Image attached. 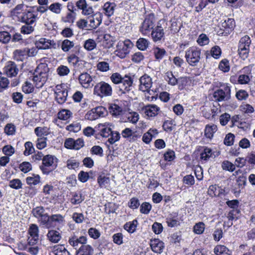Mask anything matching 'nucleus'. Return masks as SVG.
Instances as JSON below:
<instances>
[{
	"instance_id": "1",
	"label": "nucleus",
	"mask_w": 255,
	"mask_h": 255,
	"mask_svg": "<svg viewBox=\"0 0 255 255\" xmlns=\"http://www.w3.org/2000/svg\"><path fill=\"white\" fill-rule=\"evenodd\" d=\"M133 78L134 76L126 75L122 77L118 73H114L110 77V79L113 83L119 85V91L121 94H126L131 90Z\"/></svg>"
},
{
	"instance_id": "2",
	"label": "nucleus",
	"mask_w": 255,
	"mask_h": 255,
	"mask_svg": "<svg viewBox=\"0 0 255 255\" xmlns=\"http://www.w3.org/2000/svg\"><path fill=\"white\" fill-rule=\"evenodd\" d=\"M58 159L54 155H46L42 158L40 169L44 174L48 175L57 167Z\"/></svg>"
},
{
	"instance_id": "3",
	"label": "nucleus",
	"mask_w": 255,
	"mask_h": 255,
	"mask_svg": "<svg viewBox=\"0 0 255 255\" xmlns=\"http://www.w3.org/2000/svg\"><path fill=\"white\" fill-rule=\"evenodd\" d=\"M214 100L217 102H225L231 99V88L227 84H223L213 94Z\"/></svg>"
},
{
	"instance_id": "4",
	"label": "nucleus",
	"mask_w": 255,
	"mask_h": 255,
	"mask_svg": "<svg viewBox=\"0 0 255 255\" xmlns=\"http://www.w3.org/2000/svg\"><path fill=\"white\" fill-rule=\"evenodd\" d=\"M113 90L111 86L104 81L97 83L94 88V94L101 98L111 96Z\"/></svg>"
},
{
	"instance_id": "5",
	"label": "nucleus",
	"mask_w": 255,
	"mask_h": 255,
	"mask_svg": "<svg viewBox=\"0 0 255 255\" xmlns=\"http://www.w3.org/2000/svg\"><path fill=\"white\" fill-rule=\"evenodd\" d=\"M201 51L199 49L192 47L189 48L185 53V58L188 63L192 66L196 65L199 62Z\"/></svg>"
},
{
	"instance_id": "6",
	"label": "nucleus",
	"mask_w": 255,
	"mask_h": 255,
	"mask_svg": "<svg viewBox=\"0 0 255 255\" xmlns=\"http://www.w3.org/2000/svg\"><path fill=\"white\" fill-rule=\"evenodd\" d=\"M67 86L66 84L57 85L54 91L55 101L60 105L64 104L68 96Z\"/></svg>"
},
{
	"instance_id": "7",
	"label": "nucleus",
	"mask_w": 255,
	"mask_h": 255,
	"mask_svg": "<svg viewBox=\"0 0 255 255\" xmlns=\"http://www.w3.org/2000/svg\"><path fill=\"white\" fill-rule=\"evenodd\" d=\"M251 40L248 35H245L241 38L239 44V54L243 59L248 57Z\"/></svg>"
},
{
	"instance_id": "8",
	"label": "nucleus",
	"mask_w": 255,
	"mask_h": 255,
	"mask_svg": "<svg viewBox=\"0 0 255 255\" xmlns=\"http://www.w3.org/2000/svg\"><path fill=\"white\" fill-rule=\"evenodd\" d=\"M132 46V43L130 40L127 39L124 41H120L117 45L115 51L116 55L121 58H124L129 52V48Z\"/></svg>"
},
{
	"instance_id": "9",
	"label": "nucleus",
	"mask_w": 255,
	"mask_h": 255,
	"mask_svg": "<svg viewBox=\"0 0 255 255\" xmlns=\"http://www.w3.org/2000/svg\"><path fill=\"white\" fill-rule=\"evenodd\" d=\"M32 214L36 217L41 224L49 227V217L48 214L45 213V210L43 207H36L32 210Z\"/></svg>"
},
{
	"instance_id": "10",
	"label": "nucleus",
	"mask_w": 255,
	"mask_h": 255,
	"mask_svg": "<svg viewBox=\"0 0 255 255\" xmlns=\"http://www.w3.org/2000/svg\"><path fill=\"white\" fill-rule=\"evenodd\" d=\"M154 27V16L153 15L149 14L147 16L141 23L139 28V31L143 35H147L149 33L150 30Z\"/></svg>"
},
{
	"instance_id": "11",
	"label": "nucleus",
	"mask_w": 255,
	"mask_h": 255,
	"mask_svg": "<svg viewBox=\"0 0 255 255\" xmlns=\"http://www.w3.org/2000/svg\"><path fill=\"white\" fill-rule=\"evenodd\" d=\"M47 79L48 74L45 71L44 72H38L37 71L34 73L33 77V81L37 88H42Z\"/></svg>"
},
{
	"instance_id": "12",
	"label": "nucleus",
	"mask_w": 255,
	"mask_h": 255,
	"mask_svg": "<svg viewBox=\"0 0 255 255\" xmlns=\"http://www.w3.org/2000/svg\"><path fill=\"white\" fill-rule=\"evenodd\" d=\"M84 142L83 139L79 138L76 140L72 138L66 139L64 146L66 148L71 149L79 150L83 147Z\"/></svg>"
},
{
	"instance_id": "13",
	"label": "nucleus",
	"mask_w": 255,
	"mask_h": 255,
	"mask_svg": "<svg viewBox=\"0 0 255 255\" xmlns=\"http://www.w3.org/2000/svg\"><path fill=\"white\" fill-rule=\"evenodd\" d=\"M140 84L139 90L142 92H147L149 93L151 90L152 82L151 78L146 74H144L139 79Z\"/></svg>"
},
{
	"instance_id": "14",
	"label": "nucleus",
	"mask_w": 255,
	"mask_h": 255,
	"mask_svg": "<svg viewBox=\"0 0 255 255\" xmlns=\"http://www.w3.org/2000/svg\"><path fill=\"white\" fill-rule=\"evenodd\" d=\"M38 227L36 225L32 224L28 230V233L30 237L28 238V244L29 245H34L36 244L38 238Z\"/></svg>"
},
{
	"instance_id": "15",
	"label": "nucleus",
	"mask_w": 255,
	"mask_h": 255,
	"mask_svg": "<svg viewBox=\"0 0 255 255\" xmlns=\"http://www.w3.org/2000/svg\"><path fill=\"white\" fill-rule=\"evenodd\" d=\"M78 9L82 10V13L84 15H90L94 12L92 6L87 4L86 0H79L76 3Z\"/></svg>"
},
{
	"instance_id": "16",
	"label": "nucleus",
	"mask_w": 255,
	"mask_h": 255,
	"mask_svg": "<svg viewBox=\"0 0 255 255\" xmlns=\"http://www.w3.org/2000/svg\"><path fill=\"white\" fill-rule=\"evenodd\" d=\"M79 81L80 84L85 88H89L94 85L92 76L87 72L82 73L79 75Z\"/></svg>"
},
{
	"instance_id": "17",
	"label": "nucleus",
	"mask_w": 255,
	"mask_h": 255,
	"mask_svg": "<svg viewBox=\"0 0 255 255\" xmlns=\"http://www.w3.org/2000/svg\"><path fill=\"white\" fill-rule=\"evenodd\" d=\"M4 72L6 75L10 77H15L17 75L18 72V68L16 64L12 61L7 62L5 66Z\"/></svg>"
},
{
	"instance_id": "18",
	"label": "nucleus",
	"mask_w": 255,
	"mask_h": 255,
	"mask_svg": "<svg viewBox=\"0 0 255 255\" xmlns=\"http://www.w3.org/2000/svg\"><path fill=\"white\" fill-rule=\"evenodd\" d=\"M35 44L37 48L40 49H48L51 46L54 47L56 45L53 40L47 39L44 38H41L39 40L36 41Z\"/></svg>"
},
{
	"instance_id": "19",
	"label": "nucleus",
	"mask_w": 255,
	"mask_h": 255,
	"mask_svg": "<svg viewBox=\"0 0 255 255\" xmlns=\"http://www.w3.org/2000/svg\"><path fill=\"white\" fill-rule=\"evenodd\" d=\"M150 245L152 251L157 254L161 253L164 248V243L158 239L151 240Z\"/></svg>"
},
{
	"instance_id": "20",
	"label": "nucleus",
	"mask_w": 255,
	"mask_h": 255,
	"mask_svg": "<svg viewBox=\"0 0 255 255\" xmlns=\"http://www.w3.org/2000/svg\"><path fill=\"white\" fill-rule=\"evenodd\" d=\"M91 15V16L89 17V26L92 28L96 29L102 22V14L99 12L94 15L93 14Z\"/></svg>"
},
{
	"instance_id": "21",
	"label": "nucleus",
	"mask_w": 255,
	"mask_h": 255,
	"mask_svg": "<svg viewBox=\"0 0 255 255\" xmlns=\"http://www.w3.org/2000/svg\"><path fill=\"white\" fill-rule=\"evenodd\" d=\"M166 222L168 227L173 228L179 225L178 214L174 212L170 214L166 219Z\"/></svg>"
},
{
	"instance_id": "22",
	"label": "nucleus",
	"mask_w": 255,
	"mask_h": 255,
	"mask_svg": "<svg viewBox=\"0 0 255 255\" xmlns=\"http://www.w3.org/2000/svg\"><path fill=\"white\" fill-rule=\"evenodd\" d=\"M36 18V15L32 12L28 11L22 13L19 21L25 23L33 24L35 21Z\"/></svg>"
},
{
	"instance_id": "23",
	"label": "nucleus",
	"mask_w": 255,
	"mask_h": 255,
	"mask_svg": "<svg viewBox=\"0 0 255 255\" xmlns=\"http://www.w3.org/2000/svg\"><path fill=\"white\" fill-rule=\"evenodd\" d=\"M143 110L145 115L149 117H153L158 114L160 108L155 105H148L144 107Z\"/></svg>"
},
{
	"instance_id": "24",
	"label": "nucleus",
	"mask_w": 255,
	"mask_h": 255,
	"mask_svg": "<svg viewBox=\"0 0 255 255\" xmlns=\"http://www.w3.org/2000/svg\"><path fill=\"white\" fill-rule=\"evenodd\" d=\"M235 27V22L233 18H227L221 24V28L227 33L231 32Z\"/></svg>"
},
{
	"instance_id": "25",
	"label": "nucleus",
	"mask_w": 255,
	"mask_h": 255,
	"mask_svg": "<svg viewBox=\"0 0 255 255\" xmlns=\"http://www.w3.org/2000/svg\"><path fill=\"white\" fill-rule=\"evenodd\" d=\"M50 255H70V253L63 245H58L51 248Z\"/></svg>"
},
{
	"instance_id": "26",
	"label": "nucleus",
	"mask_w": 255,
	"mask_h": 255,
	"mask_svg": "<svg viewBox=\"0 0 255 255\" xmlns=\"http://www.w3.org/2000/svg\"><path fill=\"white\" fill-rule=\"evenodd\" d=\"M164 31L162 27L157 26L152 29L151 33V37L154 42L160 41L164 36Z\"/></svg>"
},
{
	"instance_id": "27",
	"label": "nucleus",
	"mask_w": 255,
	"mask_h": 255,
	"mask_svg": "<svg viewBox=\"0 0 255 255\" xmlns=\"http://www.w3.org/2000/svg\"><path fill=\"white\" fill-rule=\"evenodd\" d=\"M116 4L114 2H107L103 7V12L107 16L109 17L113 15Z\"/></svg>"
},
{
	"instance_id": "28",
	"label": "nucleus",
	"mask_w": 255,
	"mask_h": 255,
	"mask_svg": "<svg viewBox=\"0 0 255 255\" xmlns=\"http://www.w3.org/2000/svg\"><path fill=\"white\" fill-rule=\"evenodd\" d=\"M48 240L53 243H57L61 239V234L55 230L49 231L47 234Z\"/></svg>"
},
{
	"instance_id": "29",
	"label": "nucleus",
	"mask_w": 255,
	"mask_h": 255,
	"mask_svg": "<svg viewBox=\"0 0 255 255\" xmlns=\"http://www.w3.org/2000/svg\"><path fill=\"white\" fill-rule=\"evenodd\" d=\"M13 56L17 61H23L27 58V52L26 48L16 49L13 52Z\"/></svg>"
},
{
	"instance_id": "30",
	"label": "nucleus",
	"mask_w": 255,
	"mask_h": 255,
	"mask_svg": "<svg viewBox=\"0 0 255 255\" xmlns=\"http://www.w3.org/2000/svg\"><path fill=\"white\" fill-rule=\"evenodd\" d=\"M23 10V4H17L14 8L10 10V15L13 17H17L18 20L20 19V16L22 14Z\"/></svg>"
},
{
	"instance_id": "31",
	"label": "nucleus",
	"mask_w": 255,
	"mask_h": 255,
	"mask_svg": "<svg viewBox=\"0 0 255 255\" xmlns=\"http://www.w3.org/2000/svg\"><path fill=\"white\" fill-rule=\"evenodd\" d=\"M84 200V196L80 192H75L73 193L70 201L72 205H78L82 203Z\"/></svg>"
},
{
	"instance_id": "32",
	"label": "nucleus",
	"mask_w": 255,
	"mask_h": 255,
	"mask_svg": "<svg viewBox=\"0 0 255 255\" xmlns=\"http://www.w3.org/2000/svg\"><path fill=\"white\" fill-rule=\"evenodd\" d=\"M103 45L107 48L112 47L115 41V37L109 34H105L103 36Z\"/></svg>"
},
{
	"instance_id": "33",
	"label": "nucleus",
	"mask_w": 255,
	"mask_h": 255,
	"mask_svg": "<svg viewBox=\"0 0 255 255\" xmlns=\"http://www.w3.org/2000/svg\"><path fill=\"white\" fill-rule=\"evenodd\" d=\"M214 252L217 255H230L229 250L225 246L218 245L214 248Z\"/></svg>"
},
{
	"instance_id": "34",
	"label": "nucleus",
	"mask_w": 255,
	"mask_h": 255,
	"mask_svg": "<svg viewBox=\"0 0 255 255\" xmlns=\"http://www.w3.org/2000/svg\"><path fill=\"white\" fill-rule=\"evenodd\" d=\"M94 250L92 247L89 245H83L81 246L78 251V253L81 255H92Z\"/></svg>"
},
{
	"instance_id": "35",
	"label": "nucleus",
	"mask_w": 255,
	"mask_h": 255,
	"mask_svg": "<svg viewBox=\"0 0 255 255\" xmlns=\"http://www.w3.org/2000/svg\"><path fill=\"white\" fill-rule=\"evenodd\" d=\"M137 225V221L136 220H133L131 222H128L126 223L125 224L124 228L128 233H133L136 230Z\"/></svg>"
},
{
	"instance_id": "36",
	"label": "nucleus",
	"mask_w": 255,
	"mask_h": 255,
	"mask_svg": "<svg viewBox=\"0 0 255 255\" xmlns=\"http://www.w3.org/2000/svg\"><path fill=\"white\" fill-rule=\"evenodd\" d=\"M217 127L216 125H207L205 128V135L207 138H211L214 133L217 131Z\"/></svg>"
},
{
	"instance_id": "37",
	"label": "nucleus",
	"mask_w": 255,
	"mask_h": 255,
	"mask_svg": "<svg viewBox=\"0 0 255 255\" xmlns=\"http://www.w3.org/2000/svg\"><path fill=\"white\" fill-rule=\"evenodd\" d=\"M98 183L101 188L106 187L110 181V178L104 174L99 175L97 179Z\"/></svg>"
},
{
	"instance_id": "38",
	"label": "nucleus",
	"mask_w": 255,
	"mask_h": 255,
	"mask_svg": "<svg viewBox=\"0 0 255 255\" xmlns=\"http://www.w3.org/2000/svg\"><path fill=\"white\" fill-rule=\"evenodd\" d=\"M65 222L64 217L60 214L53 215L49 217V226L51 223L54 222L57 224H63Z\"/></svg>"
},
{
	"instance_id": "39",
	"label": "nucleus",
	"mask_w": 255,
	"mask_h": 255,
	"mask_svg": "<svg viewBox=\"0 0 255 255\" xmlns=\"http://www.w3.org/2000/svg\"><path fill=\"white\" fill-rule=\"evenodd\" d=\"M153 52L155 59L158 61L162 59L166 53L164 49L157 47L153 49Z\"/></svg>"
},
{
	"instance_id": "40",
	"label": "nucleus",
	"mask_w": 255,
	"mask_h": 255,
	"mask_svg": "<svg viewBox=\"0 0 255 255\" xmlns=\"http://www.w3.org/2000/svg\"><path fill=\"white\" fill-rule=\"evenodd\" d=\"M34 132L36 135L40 137H43L49 133L48 128L47 127H38L34 129Z\"/></svg>"
},
{
	"instance_id": "41",
	"label": "nucleus",
	"mask_w": 255,
	"mask_h": 255,
	"mask_svg": "<svg viewBox=\"0 0 255 255\" xmlns=\"http://www.w3.org/2000/svg\"><path fill=\"white\" fill-rule=\"evenodd\" d=\"M74 46V43L67 39L64 40L61 43V49L64 52H68Z\"/></svg>"
},
{
	"instance_id": "42",
	"label": "nucleus",
	"mask_w": 255,
	"mask_h": 255,
	"mask_svg": "<svg viewBox=\"0 0 255 255\" xmlns=\"http://www.w3.org/2000/svg\"><path fill=\"white\" fill-rule=\"evenodd\" d=\"M148 44L149 42L148 40L143 38H140L136 41V46L141 50H144L146 49L148 46Z\"/></svg>"
},
{
	"instance_id": "43",
	"label": "nucleus",
	"mask_w": 255,
	"mask_h": 255,
	"mask_svg": "<svg viewBox=\"0 0 255 255\" xmlns=\"http://www.w3.org/2000/svg\"><path fill=\"white\" fill-rule=\"evenodd\" d=\"M110 113L114 116H118L122 113V108L116 104L112 105L109 108Z\"/></svg>"
},
{
	"instance_id": "44",
	"label": "nucleus",
	"mask_w": 255,
	"mask_h": 255,
	"mask_svg": "<svg viewBox=\"0 0 255 255\" xmlns=\"http://www.w3.org/2000/svg\"><path fill=\"white\" fill-rule=\"evenodd\" d=\"M99 128H102L101 129V135L103 137H109L110 134L112 133V130L110 128H108L106 127V124H99Z\"/></svg>"
},
{
	"instance_id": "45",
	"label": "nucleus",
	"mask_w": 255,
	"mask_h": 255,
	"mask_svg": "<svg viewBox=\"0 0 255 255\" xmlns=\"http://www.w3.org/2000/svg\"><path fill=\"white\" fill-rule=\"evenodd\" d=\"M48 8L52 12L58 14L61 12L62 4L59 2H55L50 4Z\"/></svg>"
},
{
	"instance_id": "46",
	"label": "nucleus",
	"mask_w": 255,
	"mask_h": 255,
	"mask_svg": "<svg viewBox=\"0 0 255 255\" xmlns=\"http://www.w3.org/2000/svg\"><path fill=\"white\" fill-rule=\"evenodd\" d=\"M72 115V113L70 111L68 110L63 109L58 113V119L62 120H67Z\"/></svg>"
},
{
	"instance_id": "47",
	"label": "nucleus",
	"mask_w": 255,
	"mask_h": 255,
	"mask_svg": "<svg viewBox=\"0 0 255 255\" xmlns=\"http://www.w3.org/2000/svg\"><path fill=\"white\" fill-rule=\"evenodd\" d=\"M222 168L224 170L233 172L235 170V165L228 160H225L222 163Z\"/></svg>"
},
{
	"instance_id": "48",
	"label": "nucleus",
	"mask_w": 255,
	"mask_h": 255,
	"mask_svg": "<svg viewBox=\"0 0 255 255\" xmlns=\"http://www.w3.org/2000/svg\"><path fill=\"white\" fill-rule=\"evenodd\" d=\"M76 13L68 12L65 16L62 17L61 20L65 23H73L76 18Z\"/></svg>"
},
{
	"instance_id": "49",
	"label": "nucleus",
	"mask_w": 255,
	"mask_h": 255,
	"mask_svg": "<svg viewBox=\"0 0 255 255\" xmlns=\"http://www.w3.org/2000/svg\"><path fill=\"white\" fill-rule=\"evenodd\" d=\"M96 46L97 44L95 41L92 39H89L86 40L84 45V48L88 51H91L94 49L96 47Z\"/></svg>"
},
{
	"instance_id": "50",
	"label": "nucleus",
	"mask_w": 255,
	"mask_h": 255,
	"mask_svg": "<svg viewBox=\"0 0 255 255\" xmlns=\"http://www.w3.org/2000/svg\"><path fill=\"white\" fill-rule=\"evenodd\" d=\"M8 186L11 188L18 190L22 188V183L19 179H13L9 182Z\"/></svg>"
},
{
	"instance_id": "51",
	"label": "nucleus",
	"mask_w": 255,
	"mask_h": 255,
	"mask_svg": "<svg viewBox=\"0 0 255 255\" xmlns=\"http://www.w3.org/2000/svg\"><path fill=\"white\" fill-rule=\"evenodd\" d=\"M208 193L211 196H217L220 194V188L217 185L210 186Z\"/></svg>"
},
{
	"instance_id": "52",
	"label": "nucleus",
	"mask_w": 255,
	"mask_h": 255,
	"mask_svg": "<svg viewBox=\"0 0 255 255\" xmlns=\"http://www.w3.org/2000/svg\"><path fill=\"white\" fill-rule=\"evenodd\" d=\"M25 150L24 151V154L26 156L29 155L34 151V148L31 142L27 141L24 144Z\"/></svg>"
},
{
	"instance_id": "53",
	"label": "nucleus",
	"mask_w": 255,
	"mask_h": 255,
	"mask_svg": "<svg viewBox=\"0 0 255 255\" xmlns=\"http://www.w3.org/2000/svg\"><path fill=\"white\" fill-rule=\"evenodd\" d=\"M56 72L59 76H64L67 75L69 73L70 70L67 66L60 65L57 68Z\"/></svg>"
},
{
	"instance_id": "54",
	"label": "nucleus",
	"mask_w": 255,
	"mask_h": 255,
	"mask_svg": "<svg viewBox=\"0 0 255 255\" xmlns=\"http://www.w3.org/2000/svg\"><path fill=\"white\" fill-rule=\"evenodd\" d=\"M33 24L25 23L21 28V32L24 34H28L31 33L34 30V26Z\"/></svg>"
},
{
	"instance_id": "55",
	"label": "nucleus",
	"mask_w": 255,
	"mask_h": 255,
	"mask_svg": "<svg viewBox=\"0 0 255 255\" xmlns=\"http://www.w3.org/2000/svg\"><path fill=\"white\" fill-rule=\"evenodd\" d=\"M26 182L29 185H37L40 182V176L38 175L27 177L26 179Z\"/></svg>"
},
{
	"instance_id": "56",
	"label": "nucleus",
	"mask_w": 255,
	"mask_h": 255,
	"mask_svg": "<svg viewBox=\"0 0 255 255\" xmlns=\"http://www.w3.org/2000/svg\"><path fill=\"white\" fill-rule=\"evenodd\" d=\"M9 84V81L7 78L2 76L0 77V92L7 89Z\"/></svg>"
},
{
	"instance_id": "57",
	"label": "nucleus",
	"mask_w": 255,
	"mask_h": 255,
	"mask_svg": "<svg viewBox=\"0 0 255 255\" xmlns=\"http://www.w3.org/2000/svg\"><path fill=\"white\" fill-rule=\"evenodd\" d=\"M79 166V163L76 159L70 158L66 162V166L69 169H75Z\"/></svg>"
},
{
	"instance_id": "58",
	"label": "nucleus",
	"mask_w": 255,
	"mask_h": 255,
	"mask_svg": "<svg viewBox=\"0 0 255 255\" xmlns=\"http://www.w3.org/2000/svg\"><path fill=\"white\" fill-rule=\"evenodd\" d=\"M152 208L151 205L147 202H143L140 207V212L144 214H148Z\"/></svg>"
},
{
	"instance_id": "59",
	"label": "nucleus",
	"mask_w": 255,
	"mask_h": 255,
	"mask_svg": "<svg viewBox=\"0 0 255 255\" xmlns=\"http://www.w3.org/2000/svg\"><path fill=\"white\" fill-rule=\"evenodd\" d=\"M212 150L211 148L205 147L204 151L201 153V158L204 160H207L211 156Z\"/></svg>"
},
{
	"instance_id": "60",
	"label": "nucleus",
	"mask_w": 255,
	"mask_h": 255,
	"mask_svg": "<svg viewBox=\"0 0 255 255\" xmlns=\"http://www.w3.org/2000/svg\"><path fill=\"white\" fill-rule=\"evenodd\" d=\"M11 38V35L8 32H0V41L3 43H8Z\"/></svg>"
},
{
	"instance_id": "61",
	"label": "nucleus",
	"mask_w": 255,
	"mask_h": 255,
	"mask_svg": "<svg viewBox=\"0 0 255 255\" xmlns=\"http://www.w3.org/2000/svg\"><path fill=\"white\" fill-rule=\"evenodd\" d=\"M219 68L224 72H228L230 70L228 60L227 59L222 60L219 65Z\"/></svg>"
},
{
	"instance_id": "62",
	"label": "nucleus",
	"mask_w": 255,
	"mask_h": 255,
	"mask_svg": "<svg viewBox=\"0 0 255 255\" xmlns=\"http://www.w3.org/2000/svg\"><path fill=\"white\" fill-rule=\"evenodd\" d=\"M109 136L110 137L108 140L111 144L114 143L115 142L119 140L120 138V134L119 132L117 131H112V133L110 134Z\"/></svg>"
},
{
	"instance_id": "63",
	"label": "nucleus",
	"mask_w": 255,
	"mask_h": 255,
	"mask_svg": "<svg viewBox=\"0 0 255 255\" xmlns=\"http://www.w3.org/2000/svg\"><path fill=\"white\" fill-rule=\"evenodd\" d=\"M22 89L23 92L26 94H29L33 92L34 87L30 82L26 81L22 86Z\"/></svg>"
},
{
	"instance_id": "64",
	"label": "nucleus",
	"mask_w": 255,
	"mask_h": 255,
	"mask_svg": "<svg viewBox=\"0 0 255 255\" xmlns=\"http://www.w3.org/2000/svg\"><path fill=\"white\" fill-rule=\"evenodd\" d=\"M248 96V93L244 90H240L236 94V98L240 101L246 100Z\"/></svg>"
}]
</instances>
